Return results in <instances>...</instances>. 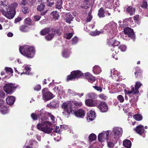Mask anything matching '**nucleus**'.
<instances>
[{"instance_id": "obj_54", "label": "nucleus", "mask_w": 148, "mask_h": 148, "mask_svg": "<svg viewBox=\"0 0 148 148\" xmlns=\"http://www.w3.org/2000/svg\"><path fill=\"white\" fill-rule=\"evenodd\" d=\"M41 88V86L40 85H38L37 86H35L34 88V89L37 91L39 90Z\"/></svg>"}, {"instance_id": "obj_37", "label": "nucleus", "mask_w": 148, "mask_h": 148, "mask_svg": "<svg viewBox=\"0 0 148 148\" xmlns=\"http://www.w3.org/2000/svg\"><path fill=\"white\" fill-rule=\"evenodd\" d=\"M119 46H116V47H113L111 48V50L113 51H115V52L116 54H117L119 52Z\"/></svg>"}, {"instance_id": "obj_40", "label": "nucleus", "mask_w": 148, "mask_h": 148, "mask_svg": "<svg viewBox=\"0 0 148 148\" xmlns=\"http://www.w3.org/2000/svg\"><path fill=\"white\" fill-rule=\"evenodd\" d=\"M143 2L142 4L141 5V7L144 9L146 8L147 6V2L145 0H143Z\"/></svg>"}, {"instance_id": "obj_26", "label": "nucleus", "mask_w": 148, "mask_h": 148, "mask_svg": "<svg viewBox=\"0 0 148 148\" xmlns=\"http://www.w3.org/2000/svg\"><path fill=\"white\" fill-rule=\"evenodd\" d=\"M29 27L27 26L23 25L20 27V30L22 32H26L28 31Z\"/></svg>"}, {"instance_id": "obj_38", "label": "nucleus", "mask_w": 148, "mask_h": 148, "mask_svg": "<svg viewBox=\"0 0 148 148\" xmlns=\"http://www.w3.org/2000/svg\"><path fill=\"white\" fill-rule=\"evenodd\" d=\"M52 32L54 34V35L56 33L58 35H60L61 34L60 29H56L53 28L52 29Z\"/></svg>"}, {"instance_id": "obj_48", "label": "nucleus", "mask_w": 148, "mask_h": 148, "mask_svg": "<svg viewBox=\"0 0 148 148\" xmlns=\"http://www.w3.org/2000/svg\"><path fill=\"white\" fill-rule=\"evenodd\" d=\"M31 117L34 120H37L38 117V115L34 113H32L31 114Z\"/></svg>"}, {"instance_id": "obj_4", "label": "nucleus", "mask_w": 148, "mask_h": 148, "mask_svg": "<svg viewBox=\"0 0 148 148\" xmlns=\"http://www.w3.org/2000/svg\"><path fill=\"white\" fill-rule=\"evenodd\" d=\"M123 132V129L121 128L116 127H114L113 128L111 133L112 136L116 140L121 136Z\"/></svg>"}, {"instance_id": "obj_56", "label": "nucleus", "mask_w": 148, "mask_h": 148, "mask_svg": "<svg viewBox=\"0 0 148 148\" xmlns=\"http://www.w3.org/2000/svg\"><path fill=\"white\" fill-rule=\"evenodd\" d=\"M18 4L16 3H14L11 5V6L12 7V8L10 9H14L15 10V8L17 6Z\"/></svg>"}, {"instance_id": "obj_58", "label": "nucleus", "mask_w": 148, "mask_h": 148, "mask_svg": "<svg viewBox=\"0 0 148 148\" xmlns=\"http://www.w3.org/2000/svg\"><path fill=\"white\" fill-rule=\"evenodd\" d=\"M93 87L95 88V89L99 91L100 92H101L102 91V88H101V87H98L96 86H93Z\"/></svg>"}, {"instance_id": "obj_15", "label": "nucleus", "mask_w": 148, "mask_h": 148, "mask_svg": "<svg viewBox=\"0 0 148 148\" xmlns=\"http://www.w3.org/2000/svg\"><path fill=\"white\" fill-rule=\"evenodd\" d=\"M85 78L88 80V81L91 83H92L95 81V79L94 77L92 76L89 73H86L84 74Z\"/></svg>"}, {"instance_id": "obj_44", "label": "nucleus", "mask_w": 148, "mask_h": 148, "mask_svg": "<svg viewBox=\"0 0 148 148\" xmlns=\"http://www.w3.org/2000/svg\"><path fill=\"white\" fill-rule=\"evenodd\" d=\"M119 49L122 51H125L126 49V47L124 45H121L119 46Z\"/></svg>"}, {"instance_id": "obj_51", "label": "nucleus", "mask_w": 148, "mask_h": 148, "mask_svg": "<svg viewBox=\"0 0 148 148\" xmlns=\"http://www.w3.org/2000/svg\"><path fill=\"white\" fill-rule=\"evenodd\" d=\"M73 34L72 33L66 34V38L67 39H69L72 37Z\"/></svg>"}, {"instance_id": "obj_27", "label": "nucleus", "mask_w": 148, "mask_h": 148, "mask_svg": "<svg viewBox=\"0 0 148 148\" xmlns=\"http://www.w3.org/2000/svg\"><path fill=\"white\" fill-rule=\"evenodd\" d=\"M54 36V34L51 32V33L45 36L46 39L48 41L51 40Z\"/></svg>"}, {"instance_id": "obj_53", "label": "nucleus", "mask_w": 148, "mask_h": 148, "mask_svg": "<svg viewBox=\"0 0 148 148\" xmlns=\"http://www.w3.org/2000/svg\"><path fill=\"white\" fill-rule=\"evenodd\" d=\"M99 97L100 98L104 100H106L107 98V97L103 94H101L99 95Z\"/></svg>"}, {"instance_id": "obj_31", "label": "nucleus", "mask_w": 148, "mask_h": 148, "mask_svg": "<svg viewBox=\"0 0 148 148\" xmlns=\"http://www.w3.org/2000/svg\"><path fill=\"white\" fill-rule=\"evenodd\" d=\"M8 2L5 0H0V5L3 7H7L6 9H7L8 6H7Z\"/></svg>"}, {"instance_id": "obj_11", "label": "nucleus", "mask_w": 148, "mask_h": 148, "mask_svg": "<svg viewBox=\"0 0 148 148\" xmlns=\"http://www.w3.org/2000/svg\"><path fill=\"white\" fill-rule=\"evenodd\" d=\"M97 107L101 112H107L108 109V105L104 102H100Z\"/></svg>"}, {"instance_id": "obj_12", "label": "nucleus", "mask_w": 148, "mask_h": 148, "mask_svg": "<svg viewBox=\"0 0 148 148\" xmlns=\"http://www.w3.org/2000/svg\"><path fill=\"white\" fill-rule=\"evenodd\" d=\"M131 91H128L127 93L128 94H130L132 93L135 94L138 92V89L139 88V82H136L134 87L132 86H131Z\"/></svg>"}, {"instance_id": "obj_6", "label": "nucleus", "mask_w": 148, "mask_h": 148, "mask_svg": "<svg viewBox=\"0 0 148 148\" xmlns=\"http://www.w3.org/2000/svg\"><path fill=\"white\" fill-rule=\"evenodd\" d=\"M2 14L7 18L9 19H12L16 14V11L14 9H10L5 11L3 9L1 11Z\"/></svg>"}, {"instance_id": "obj_42", "label": "nucleus", "mask_w": 148, "mask_h": 148, "mask_svg": "<svg viewBox=\"0 0 148 148\" xmlns=\"http://www.w3.org/2000/svg\"><path fill=\"white\" fill-rule=\"evenodd\" d=\"M63 57L66 58L69 57V53L66 50H64L62 53Z\"/></svg>"}, {"instance_id": "obj_46", "label": "nucleus", "mask_w": 148, "mask_h": 148, "mask_svg": "<svg viewBox=\"0 0 148 148\" xmlns=\"http://www.w3.org/2000/svg\"><path fill=\"white\" fill-rule=\"evenodd\" d=\"M101 32L99 31H95L92 32L91 34L92 36H95L99 35Z\"/></svg>"}, {"instance_id": "obj_43", "label": "nucleus", "mask_w": 148, "mask_h": 148, "mask_svg": "<svg viewBox=\"0 0 148 148\" xmlns=\"http://www.w3.org/2000/svg\"><path fill=\"white\" fill-rule=\"evenodd\" d=\"M5 70L6 72L8 73H10L12 75V74L13 73V70L10 67H6L5 68Z\"/></svg>"}, {"instance_id": "obj_13", "label": "nucleus", "mask_w": 148, "mask_h": 148, "mask_svg": "<svg viewBox=\"0 0 148 148\" xmlns=\"http://www.w3.org/2000/svg\"><path fill=\"white\" fill-rule=\"evenodd\" d=\"M98 102V101L97 100H93L92 99H88L86 100L85 101L86 105L90 107L96 106Z\"/></svg>"}, {"instance_id": "obj_19", "label": "nucleus", "mask_w": 148, "mask_h": 148, "mask_svg": "<svg viewBox=\"0 0 148 148\" xmlns=\"http://www.w3.org/2000/svg\"><path fill=\"white\" fill-rule=\"evenodd\" d=\"M73 18L72 15L70 13H67L65 16V21L66 22L70 23L71 22L73 21Z\"/></svg>"}, {"instance_id": "obj_25", "label": "nucleus", "mask_w": 148, "mask_h": 148, "mask_svg": "<svg viewBox=\"0 0 148 148\" xmlns=\"http://www.w3.org/2000/svg\"><path fill=\"white\" fill-rule=\"evenodd\" d=\"M62 3V0H56V8L58 9L61 8Z\"/></svg>"}, {"instance_id": "obj_60", "label": "nucleus", "mask_w": 148, "mask_h": 148, "mask_svg": "<svg viewBox=\"0 0 148 148\" xmlns=\"http://www.w3.org/2000/svg\"><path fill=\"white\" fill-rule=\"evenodd\" d=\"M41 16H40L36 15L34 17L35 20L36 21H39Z\"/></svg>"}, {"instance_id": "obj_64", "label": "nucleus", "mask_w": 148, "mask_h": 148, "mask_svg": "<svg viewBox=\"0 0 148 148\" xmlns=\"http://www.w3.org/2000/svg\"><path fill=\"white\" fill-rule=\"evenodd\" d=\"M134 130L137 133L139 134V125L137 126L136 128H134Z\"/></svg>"}, {"instance_id": "obj_24", "label": "nucleus", "mask_w": 148, "mask_h": 148, "mask_svg": "<svg viewBox=\"0 0 148 148\" xmlns=\"http://www.w3.org/2000/svg\"><path fill=\"white\" fill-rule=\"evenodd\" d=\"M93 72L96 74H98L101 72L100 68L97 66H95L93 68Z\"/></svg>"}, {"instance_id": "obj_22", "label": "nucleus", "mask_w": 148, "mask_h": 148, "mask_svg": "<svg viewBox=\"0 0 148 148\" xmlns=\"http://www.w3.org/2000/svg\"><path fill=\"white\" fill-rule=\"evenodd\" d=\"M98 15L100 18H103L105 16L104 10L103 8H101L99 10Z\"/></svg>"}, {"instance_id": "obj_33", "label": "nucleus", "mask_w": 148, "mask_h": 148, "mask_svg": "<svg viewBox=\"0 0 148 148\" xmlns=\"http://www.w3.org/2000/svg\"><path fill=\"white\" fill-rule=\"evenodd\" d=\"M22 10L24 14H27L29 12V8L23 6L22 7Z\"/></svg>"}, {"instance_id": "obj_39", "label": "nucleus", "mask_w": 148, "mask_h": 148, "mask_svg": "<svg viewBox=\"0 0 148 148\" xmlns=\"http://www.w3.org/2000/svg\"><path fill=\"white\" fill-rule=\"evenodd\" d=\"M92 16L91 15V13L90 12L88 13V16L87 17L86 21L87 22H90L92 19Z\"/></svg>"}, {"instance_id": "obj_59", "label": "nucleus", "mask_w": 148, "mask_h": 148, "mask_svg": "<svg viewBox=\"0 0 148 148\" xmlns=\"http://www.w3.org/2000/svg\"><path fill=\"white\" fill-rule=\"evenodd\" d=\"M22 20V18L19 17H18L17 18H16L14 21V23H17L21 21Z\"/></svg>"}, {"instance_id": "obj_21", "label": "nucleus", "mask_w": 148, "mask_h": 148, "mask_svg": "<svg viewBox=\"0 0 148 148\" xmlns=\"http://www.w3.org/2000/svg\"><path fill=\"white\" fill-rule=\"evenodd\" d=\"M123 145L127 148H130L131 146V143L129 140L126 139L123 141Z\"/></svg>"}, {"instance_id": "obj_36", "label": "nucleus", "mask_w": 148, "mask_h": 148, "mask_svg": "<svg viewBox=\"0 0 148 148\" xmlns=\"http://www.w3.org/2000/svg\"><path fill=\"white\" fill-rule=\"evenodd\" d=\"M45 5L43 3L40 4L37 7V9L39 11H41L43 10L45 8Z\"/></svg>"}, {"instance_id": "obj_18", "label": "nucleus", "mask_w": 148, "mask_h": 148, "mask_svg": "<svg viewBox=\"0 0 148 148\" xmlns=\"http://www.w3.org/2000/svg\"><path fill=\"white\" fill-rule=\"evenodd\" d=\"M15 100V98L14 97L12 96H9L7 98L6 101L8 104L11 105L14 103Z\"/></svg>"}, {"instance_id": "obj_62", "label": "nucleus", "mask_w": 148, "mask_h": 148, "mask_svg": "<svg viewBox=\"0 0 148 148\" xmlns=\"http://www.w3.org/2000/svg\"><path fill=\"white\" fill-rule=\"evenodd\" d=\"M48 3H47V5L48 6L51 7L54 4V2L53 1L49 2H47Z\"/></svg>"}, {"instance_id": "obj_52", "label": "nucleus", "mask_w": 148, "mask_h": 148, "mask_svg": "<svg viewBox=\"0 0 148 148\" xmlns=\"http://www.w3.org/2000/svg\"><path fill=\"white\" fill-rule=\"evenodd\" d=\"M116 141L114 143L111 142H110L108 143V147L110 148L113 147L114 146V143H116Z\"/></svg>"}, {"instance_id": "obj_10", "label": "nucleus", "mask_w": 148, "mask_h": 148, "mask_svg": "<svg viewBox=\"0 0 148 148\" xmlns=\"http://www.w3.org/2000/svg\"><path fill=\"white\" fill-rule=\"evenodd\" d=\"M110 131H107L99 134L98 136V140L100 142L104 141L105 139L108 140Z\"/></svg>"}, {"instance_id": "obj_50", "label": "nucleus", "mask_w": 148, "mask_h": 148, "mask_svg": "<svg viewBox=\"0 0 148 148\" xmlns=\"http://www.w3.org/2000/svg\"><path fill=\"white\" fill-rule=\"evenodd\" d=\"M117 98L118 100H119L121 102H122L124 101V98L123 96L121 95H118Z\"/></svg>"}, {"instance_id": "obj_14", "label": "nucleus", "mask_w": 148, "mask_h": 148, "mask_svg": "<svg viewBox=\"0 0 148 148\" xmlns=\"http://www.w3.org/2000/svg\"><path fill=\"white\" fill-rule=\"evenodd\" d=\"M49 113L44 110H41L38 114V116L39 119H41V121H43V119H46V116H47V113Z\"/></svg>"}, {"instance_id": "obj_35", "label": "nucleus", "mask_w": 148, "mask_h": 148, "mask_svg": "<svg viewBox=\"0 0 148 148\" xmlns=\"http://www.w3.org/2000/svg\"><path fill=\"white\" fill-rule=\"evenodd\" d=\"M25 24L30 25L32 24L31 19L29 18H27L25 20Z\"/></svg>"}, {"instance_id": "obj_3", "label": "nucleus", "mask_w": 148, "mask_h": 148, "mask_svg": "<svg viewBox=\"0 0 148 148\" xmlns=\"http://www.w3.org/2000/svg\"><path fill=\"white\" fill-rule=\"evenodd\" d=\"M52 123L48 121L40 123L37 124L36 127L39 130L46 133L50 134L53 130L51 127Z\"/></svg>"}, {"instance_id": "obj_20", "label": "nucleus", "mask_w": 148, "mask_h": 148, "mask_svg": "<svg viewBox=\"0 0 148 148\" xmlns=\"http://www.w3.org/2000/svg\"><path fill=\"white\" fill-rule=\"evenodd\" d=\"M146 131L144 130L143 126L139 125V135H142L144 138L145 137V134Z\"/></svg>"}, {"instance_id": "obj_49", "label": "nucleus", "mask_w": 148, "mask_h": 148, "mask_svg": "<svg viewBox=\"0 0 148 148\" xmlns=\"http://www.w3.org/2000/svg\"><path fill=\"white\" fill-rule=\"evenodd\" d=\"M47 116L50 117L51 120L53 121H55V118L53 115L49 112V113H47Z\"/></svg>"}, {"instance_id": "obj_17", "label": "nucleus", "mask_w": 148, "mask_h": 148, "mask_svg": "<svg viewBox=\"0 0 148 148\" xmlns=\"http://www.w3.org/2000/svg\"><path fill=\"white\" fill-rule=\"evenodd\" d=\"M87 115V119H89L90 121L93 120L95 117V112L92 111L89 112Z\"/></svg>"}, {"instance_id": "obj_5", "label": "nucleus", "mask_w": 148, "mask_h": 148, "mask_svg": "<svg viewBox=\"0 0 148 148\" xmlns=\"http://www.w3.org/2000/svg\"><path fill=\"white\" fill-rule=\"evenodd\" d=\"M83 73L81 71L78 70L72 71L70 75L67 76L66 80L67 81L71 80L73 79L79 78L83 75Z\"/></svg>"}, {"instance_id": "obj_45", "label": "nucleus", "mask_w": 148, "mask_h": 148, "mask_svg": "<svg viewBox=\"0 0 148 148\" xmlns=\"http://www.w3.org/2000/svg\"><path fill=\"white\" fill-rule=\"evenodd\" d=\"M110 73L111 74L113 73V75H116V76H118L119 74V73L116 70H114V69L111 70Z\"/></svg>"}, {"instance_id": "obj_41", "label": "nucleus", "mask_w": 148, "mask_h": 148, "mask_svg": "<svg viewBox=\"0 0 148 148\" xmlns=\"http://www.w3.org/2000/svg\"><path fill=\"white\" fill-rule=\"evenodd\" d=\"M53 14V17L55 19H57L59 17L58 14L57 12H53L52 13Z\"/></svg>"}, {"instance_id": "obj_23", "label": "nucleus", "mask_w": 148, "mask_h": 148, "mask_svg": "<svg viewBox=\"0 0 148 148\" xmlns=\"http://www.w3.org/2000/svg\"><path fill=\"white\" fill-rule=\"evenodd\" d=\"M126 11L130 15H132L134 13L135 10L134 8L129 6L126 9Z\"/></svg>"}, {"instance_id": "obj_9", "label": "nucleus", "mask_w": 148, "mask_h": 148, "mask_svg": "<svg viewBox=\"0 0 148 148\" xmlns=\"http://www.w3.org/2000/svg\"><path fill=\"white\" fill-rule=\"evenodd\" d=\"M123 30L125 34L127 35L128 37L134 40L135 39V35L133 29L127 27L124 28Z\"/></svg>"}, {"instance_id": "obj_1", "label": "nucleus", "mask_w": 148, "mask_h": 148, "mask_svg": "<svg viewBox=\"0 0 148 148\" xmlns=\"http://www.w3.org/2000/svg\"><path fill=\"white\" fill-rule=\"evenodd\" d=\"M62 108L64 110V112L65 114H70L72 111L73 112L75 115L77 117L83 118L85 115L86 113L84 110L79 109L77 110L74 111L72 107V104L71 101L64 102L63 103L62 105Z\"/></svg>"}, {"instance_id": "obj_28", "label": "nucleus", "mask_w": 148, "mask_h": 148, "mask_svg": "<svg viewBox=\"0 0 148 148\" xmlns=\"http://www.w3.org/2000/svg\"><path fill=\"white\" fill-rule=\"evenodd\" d=\"M50 30V29L49 28H45L41 31L40 32V34L41 35H44L49 32Z\"/></svg>"}, {"instance_id": "obj_34", "label": "nucleus", "mask_w": 148, "mask_h": 148, "mask_svg": "<svg viewBox=\"0 0 148 148\" xmlns=\"http://www.w3.org/2000/svg\"><path fill=\"white\" fill-rule=\"evenodd\" d=\"M119 44V42L116 40H112V42H111V44L112 47H116V46H119L118 45Z\"/></svg>"}, {"instance_id": "obj_2", "label": "nucleus", "mask_w": 148, "mask_h": 148, "mask_svg": "<svg viewBox=\"0 0 148 148\" xmlns=\"http://www.w3.org/2000/svg\"><path fill=\"white\" fill-rule=\"evenodd\" d=\"M20 53L27 58H32L34 56L35 51L34 48L29 46H23L19 48Z\"/></svg>"}, {"instance_id": "obj_8", "label": "nucleus", "mask_w": 148, "mask_h": 148, "mask_svg": "<svg viewBox=\"0 0 148 148\" xmlns=\"http://www.w3.org/2000/svg\"><path fill=\"white\" fill-rule=\"evenodd\" d=\"M15 85L12 83H6L3 87L4 90L8 94L11 93L16 88Z\"/></svg>"}, {"instance_id": "obj_30", "label": "nucleus", "mask_w": 148, "mask_h": 148, "mask_svg": "<svg viewBox=\"0 0 148 148\" xmlns=\"http://www.w3.org/2000/svg\"><path fill=\"white\" fill-rule=\"evenodd\" d=\"M0 111L3 114H5L7 113L8 112L7 107L5 106H3L1 108Z\"/></svg>"}, {"instance_id": "obj_61", "label": "nucleus", "mask_w": 148, "mask_h": 148, "mask_svg": "<svg viewBox=\"0 0 148 148\" xmlns=\"http://www.w3.org/2000/svg\"><path fill=\"white\" fill-rule=\"evenodd\" d=\"M135 120L139 121V114L138 113L137 114L134 115L133 116Z\"/></svg>"}, {"instance_id": "obj_55", "label": "nucleus", "mask_w": 148, "mask_h": 148, "mask_svg": "<svg viewBox=\"0 0 148 148\" xmlns=\"http://www.w3.org/2000/svg\"><path fill=\"white\" fill-rule=\"evenodd\" d=\"M74 105L76 106L79 107L82 106V103L80 102L75 101L74 102Z\"/></svg>"}, {"instance_id": "obj_63", "label": "nucleus", "mask_w": 148, "mask_h": 148, "mask_svg": "<svg viewBox=\"0 0 148 148\" xmlns=\"http://www.w3.org/2000/svg\"><path fill=\"white\" fill-rule=\"evenodd\" d=\"M5 97V94L2 91H0V97L4 98Z\"/></svg>"}, {"instance_id": "obj_32", "label": "nucleus", "mask_w": 148, "mask_h": 148, "mask_svg": "<svg viewBox=\"0 0 148 148\" xmlns=\"http://www.w3.org/2000/svg\"><path fill=\"white\" fill-rule=\"evenodd\" d=\"M96 138V135L94 134H91L89 136V139L91 141L95 140Z\"/></svg>"}, {"instance_id": "obj_7", "label": "nucleus", "mask_w": 148, "mask_h": 148, "mask_svg": "<svg viewBox=\"0 0 148 148\" xmlns=\"http://www.w3.org/2000/svg\"><path fill=\"white\" fill-rule=\"evenodd\" d=\"M47 88H45L43 89L42 91V98L45 101L50 100L53 97V94L50 92L47 91Z\"/></svg>"}, {"instance_id": "obj_57", "label": "nucleus", "mask_w": 148, "mask_h": 148, "mask_svg": "<svg viewBox=\"0 0 148 148\" xmlns=\"http://www.w3.org/2000/svg\"><path fill=\"white\" fill-rule=\"evenodd\" d=\"M78 40V38L77 37H75L74 38H73L72 39V44H75Z\"/></svg>"}, {"instance_id": "obj_47", "label": "nucleus", "mask_w": 148, "mask_h": 148, "mask_svg": "<svg viewBox=\"0 0 148 148\" xmlns=\"http://www.w3.org/2000/svg\"><path fill=\"white\" fill-rule=\"evenodd\" d=\"M51 106L53 107H55L58 105V103L56 102V101L55 100H53L51 103Z\"/></svg>"}, {"instance_id": "obj_29", "label": "nucleus", "mask_w": 148, "mask_h": 148, "mask_svg": "<svg viewBox=\"0 0 148 148\" xmlns=\"http://www.w3.org/2000/svg\"><path fill=\"white\" fill-rule=\"evenodd\" d=\"M87 96L89 98L91 99H95L97 98V95L94 93H90L88 94Z\"/></svg>"}, {"instance_id": "obj_16", "label": "nucleus", "mask_w": 148, "mask_h": 148, "mask_svg": "<svg viewBox=\"0 0 148 148\" xmlns=\"http://www.w3.org/2000/svg\"><path fill=\"white\" fill-rule=\"evenodd\" d=\"M115 24L114 22H112L106 25L104 27V29L108 32H110L115 26Z\"/></svg>"}]
</instances>
